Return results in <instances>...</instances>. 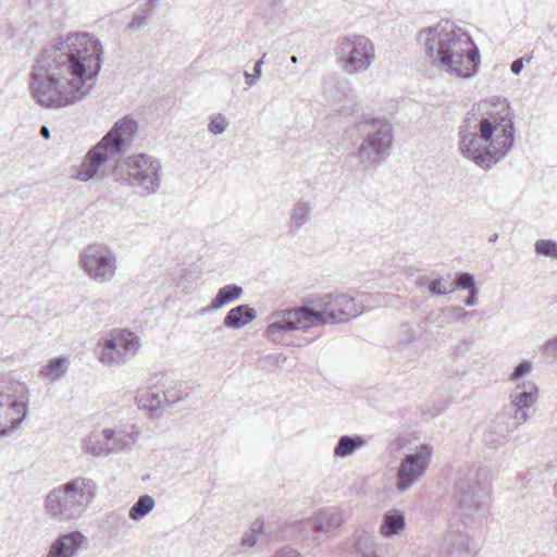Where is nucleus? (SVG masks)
I'll list each match as a JSON object with an SVG mask.
<instances>
[{
  "instance_id": "1",
  "label": "nucleus",
  "mask_w": 557,
  "mask_h": 557,
  "mask_svg": "<svg viewBox=\"0 0 557 557\" xmlns=\"http://www.w3.org/2000/svg\"><path fill=\"white\" fill-rule=\"evenodd\" d=\"M99 38L87 32L69 33L46 45L29 74L35 101L47 109H60L87 97L103 63Z\"/></svg>"
},
{
  "instance_id": "2",
  "label": "nucleus",
  "mask_w": 557,
  "mask_h": 557,
  "mask_svg": "<svg viewBox=\"0 0 557 557\" xmlns=\"http://www.w3.org/2000/svg\"><path fill=\"white\" fill-rule=\"evenodd\" d=\"M515 113L507 98L484 99L467 112L458 132V150L488 171L512 150Z\"/></svg>"
},
{
  "instance_id": "3",
  "label": "nucleus",
  "mask_w": 557,
  "mask_h": 557,
  "mask_svg": "<svg viewBox=\"0 0 557 557\" xmlns=\"http://www.w3.org/2000/svg\"><path fill=\"white\" fill-rule=\"evenodd\" d=\"M363 309L362 302L348 293L330 292L307 297L300 306L274 313L264 336L274 344L292 346L287 338L290 332L345 323L359 317Z\"/></svg>"
},
{
  "instance_id": "4",
  "label": "nucleus",
  "mask_w": 557,
  "mask_h": 557,
  "mask_svg": "<svg viewBox=\"0 0 557 557\" xmlns=\"http://www.w3.org/2000/svg\"><path fill=\"white\" fill-rule=\"evenodd\" d=\"M419 40L432 63L447 74L470 78L479 71L480 52L472 38L449 21L422 29Z\"/></svg>"
},
{
  "instance_id": "5",
  "label": "nucleus",
  "mask_w": 557,
  "mask_h": 557,
  "mask_svg": "<svg viewBox=\"0 0 557 557\" xmlns=\"http://www.w3.org/2000/svg\"><path fill=\"white\" fill-rule=\"evenodd\" d=\"M138 124L131 116L116 121L99 143L86 153L82 164L76 169L75 177L87 182L103 171L107 162L123 153L137 132Z\"/></svg>"
},
{
  "instance_id": "6",
  "label": "nucleus",
  "mask_w": 557,
  "mask_h": 557,
  "mask_svg": "<svg viewBox=\"0 0 557 557\" xmlns=\"http://www.w3.org/2000/svg\"><path fill=\"white\" fill-rule=\"evenodd\" d=\"M97 494V484L89 478L78 476L51 490L45 499L46 513L63 522L83 516Z\"/></svg>"
},
{
  "instance_id": "7",
  "label": "nucleus",
  "mask_w": 557,
  "mask_h": 557,
  "mask_svg": "<svg viewBox=\"0 0 557 557\" xmlns=\"http://www.w3.org/2000/svg\"><path fill=\"white\" fill-rule=\"evenodd\" d=\"M360 144L354 156L361 170H369L381 165L392 153L393 128L386 119L363 117L355 124Z\"/></svg>"
},
{
  "instance_id": "8",
  "label": "nucleus",
  "mask_w": 557,
  "mask_h": 557,
  "mask_svg": "<svg viewBox=\"0 0 557 557\" xmlns=\"http://www.w3.org/2000/svg\"><path fill=\"white\" fill-rule=\"evenodd\" d=\"M111 176L114 182L140 189L141 195L156 194L162 183V165L159 159L147 153H135L119 159Z\"/></svg>"
},
{
  "instance_id": "9",
  "label": "nucleus",
  "mask_w": 557,
  "mask_h": 557,
  "mask_svg": "<svg viewBox=\"0 0 557 557\" xmlns=\"http://www.w3.org/2000/svg\"><path fill=\"white\" fill-rule=\"evenodd\" d=\"M486 471L481 467L460 469L453 487L451 499L460 516L473 518L487 508L490 487L483 482Z\"/></svg>"
},
{
  "instance_id": "10",
  "label": "nucleus",
  "mask_w": 557,
  "mask_h": 557,
  "mask_svg": "<svg viewBox=\"0 0 557 557\" xmlns=\"http://www.w3.org/2000/svg\"><path fill=\"white\" fill-rule=\"evenodd\" d=\"M28 387L11 382L7 392L0 388V437H7L20 428L28 413Z\"/></svg>"
},
{
  "instance_id": "11",
  "label": "nucleus",
  "mask_w": 557,
  "mask_h": 557,
  "mask_svg": "<svg viewBox=\"0 0 557 557\" xmlns=\"http://www.w3.org/2000/svg\"><path fill=\"white\" fill-rule=\"evenodd\" d=\"M433 458V446L428 443L417 445L404 454L395 474V488L405 493L413 487L428 472Z\"/></svg>"
},
{
  "instance_id": "12",
  "label": "nucleus",
  "mask_w": 557,
  "mask_h": 557,
  "mask_svg": "<svg viewBox=\"0 0 557 557\" xmlns=\"http://www.w3.org/2000/svg\"><path fill=\"white\" fill-rule=\"evenodd\" d=\"M337 55L342 69L348 74L367 71L375 59L373 42L363 35H349L339 39Z\"/></svg>"
},
{
  "instance_id": "13",
  "label": "nucleus",
  "mask_w": 557,
  "mask_h": 557,
  "mask_svg": "<svg viewBox=\"0 0 557 557\" xmlns=\"http://www.w3.org/2000/svg\"><path fill=\"white\" fill-rule=\"evenodd\" d=\"M99 361L106 366H121L133 358L139 347V337L129 330L115 329L99 344Z\"/></svg>"
},
{
  "instance_id": "14",
  "label": "nucleus",
  "mask_w": 557,
  "mask_h": 557,
  "mask_svg": "<svg viewBox=\"0 0 557 557\" xmlns=\"http://www.w3.org/2000/svg\"><path fill=\"white\" fill-rule=\"evenodd\" d=\"M79 264L87 275L98 283L112 280L116 272V257L102 245H89L81 253Z\"/></svg>"
},
{
  "instance_id": "15",
  "label": "nucleus",
  "mask_w": 557,
  "mask_h": 557,
  "mask_svg": "<svg viewBox=\"0 0 557 557\" xmlns=\"http://www.w3.org/2000/svg\"><path fill=\"white\" fill-rule=\"evenodd\" d=\"M391 356L397 362H410L420 356L418 336L409 324H401L391 339Z\"/></svg>"
},
{
  "instance_id": "16",
  "label": "nucleus",
  "mask_w": 557,
  "mask_h": 557,
  "mask_svg": "<svg viewBox=\"0 0 557 557\" xmlns=\"http://www.w3.org/2000/svg\"><path fill=\"white\" fill-rule=\"evenodd\" d=\"M539 397V389L535 384L531 382H522L516 385L515 392L511 393V405L515 408V421H527L533 413L534 404Z\"/></svg>"
},
{
  "instance_id": "17",
  "label": "nucleus",
  "mask_w": 557,
  "mask_h": 557,
  "mask_svg": "<svg viewBox=\"0 0 557 557\" xmlns=\"http://www.w3.org/2000/svg\"><path fill=\"white\" fill-rule=\"evenodd\" d=\"M519 421H515L510 414H497L493 422V430H488L483 434V442L490 447H497L503 444L506 437L518 428Z\"/></svg>"
},
{
  "instance_id": "18",
  "label": "nucleus",
  "mask_w": 557,
  "mask_h": 557,
  "mask_svg": "<svg viewBox=\"0 0 557 557\" xmlns=\"http://www.w3.org/2000/svg\"><path fill=\"white\" fill-rule=\"evenodd\" d=\"M345 517L336 507L320 510L313 519L302 521L301 524L317 532L327 533L343 524Z\"/></svg>"
},
{
  "instance_id": "19",
  "label": "nucleus",
  "mask_w": 557,
  "mask_h": 557,
  "mask_svg": "<svg viewBox=\"0 0 557 557\" xmlns=\"http://www.w3.org/2000/svg\"><path fill=\"white\" fill-rule=\"evenodd\" d=\"M469 540L467 533L449 530L444 535L441 550L445 557H468L471 554Z\"/></svg>"
},
{
  "instance_id": "20",
  "label": "nucleus",
  "mask_w": 557,
  "mask_h": 557,
  "mask_svg": "<svg viewBox=\"0 0 557 557\" xmlns=\"http://www.w3.org/2000/svg\"><path fill=\"white\" fill-rule=\"evenodd\" d=\"M136 403L139 408L150 411L151 418H159V409L165 404L162 391L154 383L137 391Z\"/></svg>"
},
{
  "instance_id": "21",
  "label": "nucleus",
  "mask_w": 557,
  "mask_h": 557,
  "mask_svg": "<svg viewBox=\"0 0 557 557\" xmlns=\"http://www.w3.org/2000/svg\"><path fill=\"white\" fill-rule=\"evenodd\" d=\"M243 294L244 289L242 286L237 284L225 285L218 290L210 304L201 309V313L208 314L213 311H218L219 309L238 300Z\"/></svg>"
},
{
  "instance_id": "22",
  "label": "nucleus",
  "mask_w": 557,
  "mask_h": 557,
  "mask_svg": "<svg viewBox=\"0 0 557 557\" xmlns=\"http://www.w3.org/2000/svg\"><path fill=\"white\" fill-rule=\"evenodd\" d=\"M257 318V311L249 305H238L232 308L223 320V326L230 330H240Z\"/></svg>"
},
{
  "instance_id": "23",
  "label": "nucleus",
  "mask_w": 557,
  "mask_h": 557,
  "mask_svg": "<svg viewBox=\"0 0 557 557\" xmlns=\"http://www.w3.org/2000/svg\"><path fill=\"white\" fill-rule=\"evenodd\" d=\"M139 430L136 425H131V430L119 429L117 431L113 429H103L102 436L108 442H113V447L119 449H128L132 445H134L139 437Z\"/></svg>"
},
{
  "instance_id": "24",
  "label": "nucleus",
  "mask_w": 557,
  "mask_h": 557,
  "mask_svg": "<svg viewBox=\"0 0 557 557\" xmlns=\"http://www.w3.org/2000/svg\"><path fill=\"white\" fill-rule=\"evenodd\" d=\"M406 527V517L401 510L392 509L384 513L380 534L385 539L398 535Z\"/></svg>"
},
{
  "instance_id": "25",
  "label": "nucleus",
  "mask_w": 557,
  "mask_h": 557,
  "mask_svg": "<svg viewBox=\"0 0 557 557\" xmlns=\"http://www.w3.org/2000/svg\"><path fill=\"white\" fill-rule=\"evenodd\" d=\"M313 205L310 201L299 199L289 211V230L292 232L302 228L312 216Z\"/></svg>"
},
{
  "instance_id": "26",
  "label": "nucleus",
  "mask_w": 557,
  "mask_h": 557,
  "mask_svg": "<svg viewBox=\"0 0 557 557\" xmlns=\"http://www.w3.org/2000/svg\"><path fill=\"white\" fill-rule=\"evenodd\" d=\"M366 444L367 440L361 435H342L334 447V456L339 458L351 456Z\"/></svg>"
},
{
  "instance_id": "27",
  "label": "nucleus",
  "mask_w": 557,
  "mask_h": 557,
  "mask_svg": "<svg viewBox=\"0 0 557 557\" xmlns=\"http://www.w3.org/2000/svg\"><path fill=\"white\" fill-rule=\"evenodd\" d=\"M161 391L163 394V400L168 406H173L176 403L184 400L188 396L185 384L180 381H169L162 383Z\"/></svg>"
},
{
  "instance_id": "28",
  "label": "nucleus",
  "mask_w": 557,
  "mask_h": 557,
  "mask_svg": "<svg viewBox=\"0 0 557 557\" xmlns=\"http://www.w3.org/2000/svg\"><path fill=\"white\" fill-rule=\"evenodd\" d=\"M84 448L94 457L108 456L115 451V447L111 446L101 435L90 434L84 440Z\"/></svg>"
},
{
  "instance_id": "29",
  "label": "nucleus",
  "mask_w": 557,
  "mask_h": 557,
  "mask_svg": "<svg viewBox=\"0 0 557 557\" xmlns=\"http://www.w3.org/2000/svg\"><path fill=\"white\" fill-rule=\"evenodd\" d=\"M426 284L432 296H442L455 290L453 284L442 276L435 277L431 281H428V277L425 276L420 277L419 285L424 286Z\"/></svg>"
},
{
  "instance_id": "30",
  "label": "nucleus",
  "mask_w": 557,
  "mask_h": 557,
  "mask_svg": "<svg viewBox=\"0 0 557 557\" xmlns=\"http://www.w3.org/2000/svg\"><path fill=\"white\" fill-rule=\"evenodd\" d=\"M154 504V499L151 496L147 494L139 496L128 511L129 518L134 521L143 519L153 509Z\"/></svg>"
},
{
  "instance_id": "31",
  "label": "nucleus",
  "mask_w": 557,
  "mask_h": 557,
  "mask_svg": "<svg viewBox=\"0 0 557 557\" xmlns=\"http://www.w3.org/2000/svg\"><path fill=\"white\" fill-rule=\"evenodd\" d=\"M65 371V358L54 357L48 361L40 372L42 376L55 380L60 379Z\"/></svg>"
},
{
  "instance_id": "32",
  "label": "nucleus",
  "mask_w": 557,
  "mask_h": 557,
  "mask_svg": "<svg viewBox=\"0 0 557 557\" xmlns=\"http://www.w3.org/2000/svg\"><path fill=\"white\" fill-rule=\"evenodd\" d=\"M154 15V10L150 8H140L139 12L136 13L132 21L127 25V29L134 32L148 25L149 20Z\"/></svg>"
},
{
  "instance_id": "33",
  "label": "nucleus",
  "mask_w": 557,
  "mask_h": 557,
  "mask_svg": "<svg viewBox=\"0 0 557 557\" xmlns=\"http://www.w3.org/2000/svg\"><path fill=\"white\" fill-rule=\"evenodd\" d=\"M535 252L545 257L557 258V242L553 239H539L534 244Z\"/></svg>"
},
{
  "instance_id": "34",
  "label": "nucleus",
  "mask_w": 557,
  "mask_h": 557,
  "mask_svg": "<svg viewBox=\"0 0 557 557\" xmlns=\"http://www.w3.org/2000/svg\"><path fill=\"white\" fill-rule=\"evenodd\" d=\"M454 288L468 292L478 288L473 274L468 272L458 273L455 278Z\"/></svg>"
},
{
  "instance_id": "35",
  "label": "nucleus",
  "mask_w": 557,
  "mask_h": 557,
  "mask_svg": "<svg viewBox=\"0 0 557 557\" xmlns=\"http://www.w3.org/2000/svg\"><path fill=\"white\" fill-rule=\"evenodd\" d=\"M227 125H228V122H227L226 117L223 114L218 113L210 117V123L208 125V129L210 133H212L214 135H220L225 132Z\"/></svg>"
},
{
  "instance_id": "36",
  "label": "nucleus",
  "mask_w": 557,
  "mask_h": 557,
  "mask_svg": "<svg viewBox=\"0 0 557 557\" xmlns=\"http://www.w3.org/2000/svg\"><path fill=\"white\" fill-rule=\"evenodd\" d=\"M540 350L545 358L557 361V334L548 338Z\"/></svg>"
},
{
  "instance_id": "37",
  "label": "nucleus",
  "mask_w": 557,
  "mask_h": 557,
  "mask_svg": "<svg viewBox=\"0 0 557 557\" xmlns=\"http://www.w3.org/2000/svg\"><path fill=\"white\" fill-rule=\"evenodd\" d=\"M447 312L453 315L455 321L463 323L470 321L478 313V311H467L460 306L450 307Z\"/></svg>"
},
{
  "instance_id": "38",
  "label": "nucleus",
  "mask_w": 557,
  "mask_h": 557,
  "mask_svg": "<svg viewBox=\"0 0 557 557\" xmlns=\"http://www.w3.org/2000/svg\"><path fill=\"white\" fill-rule=\"evenodd\" d=\"M263 527V522L262 521H256L250 531L249 532H246L244 533V535L242 536V546L244 547H252L256 545L257 543V535H256V531L257 529L258 530H261Z\"/></svg>"
},
{
  "instance_id": "39",
  "label": "nucleus",
  "mask_w": 557,
  "mask_h": 557,
  "mask_svg": "<svg viewBox=\"0 0 557 557\" xmlns=\"http://www.w3.org/2000/svg\"><path fill=\"white\" fill-rule=\"evenodd\" d=\"M532 369V364L528 360L521 361L512 371L509 376L511 382H518L520 379L524 377L528 373H530Z\"/></svg>"
},
{
  "instance_id": "40",
  "label": "nucleus",
  "mask_w": 557,
  "mask_h": 557,
  "mask_svg": "<svg viewBox=\"0 0 557 557\" xmlns=\"http://www.w3.org/2000/svg\"><path fill=\"white\" fill-rule=\"evenodd\" d=\"M524 61L530 62L531 61V57H528V58L522 57V58L516 59L511 63L510 70H511L512 74L519 75L523 71Z\"/></svg>"
},
{
  "instance_id": "41",
  "label": "nucleus",
  "mask_w": 557,
  "mask_h": 557,
  "mask_svg": "<svg viewBox=\"0 0 557 557\" xmlns=\"http://www.w3.org/2000/svg\"><path fill=\"white\" fill-rule=\"evenodd\" d=\"M273 557H302V555L297 552L296 549L285 546L281 549H278Z\"/></svg>"
},
{
  "instance_id": "42",
  "label": "nucleus",
  "mask_w": 557,
  "mask_h": 557,
  "mask_svg": "<svg viewBox=\"0 0 557 557\" xmlns=\"http://www.w3.org/2000/svg\"><path fill=\"white\" fill-rule=\"evenodd\" d=\"M90 308L98 313H104L108 311L109 305L103 299H94L90 301Z\"/></svg>"
},
{
  "instance_id": "43",
  "label": "nucleus",
  "mask_w": 557,
  "mask_h": 557,
  "mask_svg": "<svg viewBox=\"0 0 557 557\" xmlns=\"http://www.w3.org/2000/svg\"><path fill=\"white\" fill-rule=\"evenodd\" d=\"M479 300V288L472 289L468 292V296L465 299V305L467 307H473L478 304Z\"/></svg>"
},
{
  "instance_id": "44",
  "label": "nucleus",
  "mask_w": 557,
  "mask_h": 557,
  "mask_svg": "<svg viewBox=\"0 0 557 557\" xmlns=\"http://www.w3.org/2000/svg\"><path fill=\"white\" fill-rule=\"evenodd\" d=\"M284 0H262V2L269 7L272 12H275L276 9L282 7Z\"/></svg>"
},
{
  "instance_id": "45",
  "label": "nucleus",
  "mask_w": 557,
  "mask_h": 557,
  "mask_svg": "<svg viewBox=\"0 0 557 557\" xmlns=\"http://www.w3.org/2000/svg\"><path fill=\"white\" fill-rule=\"evenodd\" d=\"M244 75H245V83L247 84L248 87L255 86L257 84V82L260 79L259 77H257V75H255L252 73L245 72Z\"/></svg>"
},
{
  "instance_id": "46",
  "label": "nucleus",
  "mask_w": 557,
  "mask_h": 557,
  "mask_svg": "<svg viewBox=\"0 0 557 557\" xmlns=\"http://www.w3.org/2000/svg\"><path fill=\"white\" fill-rule=\"evenodd\" d=\"M264 58H265V53L262 55L261 59H259L256 63H255V66H253V73L255 75H257V77H261L262 75V64L264 63Z\"/></svg>"
},
{
  "instance_id": "47",
  "label": "nucleus",
  "mask_w": 557,
  "mask_h": 557,
  "mask_svg": "<svg viewBox=\"0 0 557 557\" xmlns=\"http://www.w3.org/2000/svg\"><path fill=\"white\" fill-rule=\"evenodd\" d=\"M158 2H159V0H147L146 3L143 7L144 8H150L152 10H154V8L157 7Z\"/></svg>"
},
{
  "instance_id": "48",
  "label": "nucleus",
  "mask_w": 557,
  "mask_h": 557,
  "mask_svg": "<svg viewBox=\"0 0 557 557\" xmlns=\"http://www.w3.org/2000/svg\"><path fill=\"white\" fill-rule=\"evenodd\" d=\"M40 135L46 138V139H49L50 138V131L47 126H42L40 128Z\"/></svg>"
},
{
  "instance_id": "49",
  "label": "nucleus",
  "mask_w": 557,
  "mask_h": 557,
  "mask_svg": "<svg viewBox=\"0 0 557 557\" xmlns=\"http://www.w3.org/2000/svg\"><path fill=\"white\" fill-rule=\"evenodd\" d=\"M497 239H498V234L494 233L493 235H491L488 237V243L494 244V243H496Z\"/></svg>"
},
{
  "instance_id": "50",
  "label": "nucleus",
  "mask_w": 557,
  "mask_h": 557,
  "mask_svg": "<svg viewBox=\"0 0 557 557\" xmlns=\"http://www.w3.org/2000/svg\"><path fill=\"white\" fill-rule=\"evenodd\" d=\"M290 61L296 64L298 62V58L296 55L290 57Z\"/></svg>"
},
{
  "instance_id": "51",
  "label": "nucleus",
  "mask_w": 557,
  "mask_h": 557,
  "mask_svg": "<svg viewBox=\"0 0 557 557\" xmlns=\"http://www.w3.org/2000/svg\"><path fill=\"white\" fill-rule=\"evenodd\" d=\"M114 518H115L116 520H121L123 523H126V520H125V519H123V518H122L121 516H119V515H115V516H114Z\"/></svg>"
},
{
  "instance_id": "52",
  "label": "nucleus",
  "mask_w": 557,
  "mask_h": 557,
  "mask_svg": "<svg viewBox=\"0 0 557 557\" xmlns=\"http://www.w3.org/2000/svg\"><path fill=\"white\" fill-rule=\"evenodd\" d=\"M554 494H555V496L557 497V482H556V483H555V485H554Z\"/></svg>"
}]
</instances>
